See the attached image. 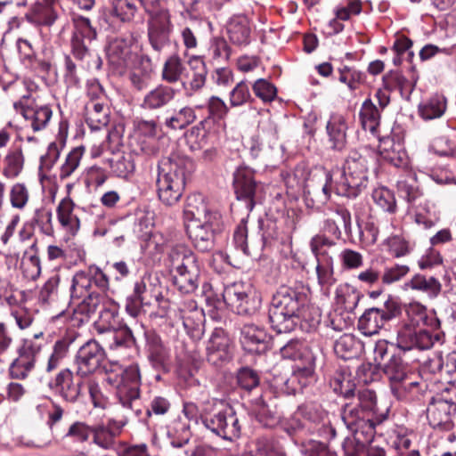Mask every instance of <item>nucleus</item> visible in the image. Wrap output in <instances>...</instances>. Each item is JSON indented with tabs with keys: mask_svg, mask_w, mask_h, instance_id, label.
Returning <instances> with one entry per match:
<instances>
[{
	"mask_svg": "<svg viewBox=\"0 0 456 456\" xmlns=\"http://www.w3.org/2000/svg\"><path fill=\"white\" fill-rule=\"evenodd\" d=\"M371 158L358 151L351 152L343 164L341 169H337L330 174L322 169L320 176L323 183L320 186L306 185V193L313 195L320 203L329 200L331 191V184L334 183V191L338 195L346 198L358 197L368 186L369 169Z\"/></svg>",
	"mask_w": 456,
	"mask_h": 456,
	"instance_id": "1",
	"label": "nucleus"
},
{
	"mask_svg": "<svg viewBox=\"0 0 456 456\" xmlns=\"http://www.w3.org/2000/svg\"><path fill=\"white\" fill-rule=\"evenodd\" d=\"M308 304L305 293L281 286L273 294L269 307V321L278 333L292 331L300 319H305Z\"/></svg>",
	"mask_w": 456,
	"mask_h": 456,
	"instance_id": "2",
	"label": "nucleus"
},
{
	"mask_svg": "<svg viewBox=\"0 0 456 456\" xmlns=\"http://www.w3.org/2000/svg\"><path fill=\"white\" fill-rule=\"evenodd\" d=\"M192 167L191 159L178 155L163 159L159 166L157 179L159 200L173 206L179 201L185 186L186 175Z\"/></svg>",
	"mask_w": 456,
	"mask_h": 456,
	"instance_id": "3",
	"label": "nucleus"
},
{
	"mask_svg": "<svg viewBox=\"0 0 456 456\" xmlns=\"http://www.w3.org/2000/svg\"><path fill=\"white\" fill-rule=\"evenodd\" d=\"M200 419L204 427L224 440L232 441L240 435V424L232 408L224 401L208 399L200 411Z\"/></svg>",
	"mask_w": 456,
	"mask_h": 456,
	"instance_id": "4",
	"label": "nucleus"
},
{
	"mask_svg": "<svg viewBox=\"0 0 456 456\" xmlns=\"http://www.w3.org/2000/svg\"><path fill=\"white\" fill-rule=\"evenodd\" d=\"M173 283L182 292H194L199 286L200 266L196 255L185 245H175L168 253Z\"/></svg>",
	"mask_w": 456,
	"mask_h": 456,
	"instance_id": "5",
	"label": "nucleus"
},
{
	"mask_svg": "<svg viewBox=\"0 0 456 456\" xmlns=\"http://www.w3.org/2000/svg\"><path fill=\"white\" fill-rule=\"evenodd\" d=\"M106 381L116 387L120 403L134 411L136 416L142 414V409L137 408L140 397L141 375L136 364L122 369L117 366L110 371H106Z\"/></svg>",
	"mask_w": 456,
	"mask_h": 456,
	"instance_id": "6",
	"label": "nucleus"
},
{
	"mask_svg": "<svg viewBox=\"0 0 456 456\" xmlns=\"http://www.w3.org/2000/svg\"><path fill=\"white\" fill-rule=\"evenodd\" d=\"M401 314V306L392 296L379 306L370 307L364 311L358 321V330L365 336L378 334L385 324Z\"/></svg>",
	"mask_w": 456,
	"mask_h": 456,
	"instance_id": "7",
	"label": "nucleus"
},
{
	"mask_svg": "<svg viewBox=\"0 0 456 456\" xmlns=\"http://www.w3.org/2000/svg\"><path fill=\"white\" fill-rule=\"evenodd\" d=\"M225 304L238 314H253L261 306V297L249 283L242 281L227 285L223 292Z\"/></svg>",
	"mask_w": 456,
	"mask_h": 456,
	"instance_id": "8",
	"label": "nucleus"
},
{
	"mask_svg": "<svg viewBox=\"0 0 456 456\" xmlns=\"http://www.w3.org/2000/svg\"><path fill=\"white\" fill-rule=\"evenodd\" d=\"M43 348V343H36L33 339H22L17 347V357L12 361L9 366L11 378L26 379L35 370Z\"/></svg>",
	"mask_w": 456,
	"mask_h": 456,
	"instance_id": "9",
	"label": "nucleus"
},
{
	"mask_svg": "<svg viewBox=\"0 0 456 456\" xmlns=\"http://www.w3.org/2000/svg\"><path fill=\"white\" fill-rule=\"evenodd\" d=\"M106 358L103 347L94 339L88 340L80 346L75 356V365L78 377H88L98 371Z\"/></svg>",
	"mask_w": 456,
	"mask_h": 456,
	"instance_id": "10",
	"label": "nucleus"
},
{
	"mask_svg": "<svg viewBox=\"0 0 456 456\" xmlns=\"http://www.w3.org/2000/svg\"><path fill=\"white\" fill-rule=\"evenodd\" d=\"M333 245V242L323 236L317 235L311 240V250L315 256L317 265L316 274L318 283L322 288L329 289L335 282L333 275V259L329 256L327 247Z\"/></svg>",
	"mask_w": 456,
	"mask_h": 456,
	"instance_id": "11",
	"label": "nucleus"
},
{
	"mask_svg": "<svg viewBox=\"0 0 456 456\" xmlns=\"http://www.w3.org/2000/svg\"><path fill=\"white\" fill-rule=\"evenodd\" d=\"M13 108L20 113L34 131L45 129L53 117V110L48 105H38L29 95H24L13 103Z\"/></svg>",
	"mask_w": 456,
	"mask_h": 456,
	"instance_id": "12",
	"label": "nucleus"
},
{
	"mask_svg": "<svg viewBox=\"0 0 456 456\" xmlns=\"http://www.w3.org/2000/svg\"><path fill=\"white\" fill-rule=\"evenodd\" d=\"M185 227L194 247L200 251H208L215 245L216 233L221 227V216H212L200 222L187 223Z\"/></svg>",
	"mask_w": 456,
	"mask_h": 456,
	"instance_id": "13",
	"label": "nucleus"
},
{
	"mask_svg": "<svg viewBox=\"0 0 456 456\" xmlns=\"http://www.w3.org/2000/svg\"><path fill=\"white\" fill-rule=\"evenodd\" d=\"M84 378L78 377L77 371L64 368L56 374L49 386L63 401L74 403L82 394Z\"/></svg>",
	"mask_w": 456,
	"mask_h": 456,
	"instance_id": "14",
	"label": "nucleus"
},
{
	"mask_svg": "<svg viewBox=\"0 0 456 456\" xmlns=\"http://www.w3.org/2000/svg\"><path fill=\"white\" fill-rule=\"evenodd\" d=\"M233 188L237 200L243 201L246 209L251 211L261 190V186L255 180L254 172L246 167H239L233 175Z\"/></svg>",
	"mask_w": 456,
	"mask_h": 456,
	"instance_id": "15",
	"label": "nucleus"
},
{
	"mask_svg": "<svg viewBox=\"0 0 456 456\" xmlns=\"http://www.w3.org/2000/svg\"><path fill=\"white\" fill-rule=\"evenodd\" d=\"M454 414H456V402L443 397L433 398L427 408V419L433 428L452 429Z\"/></svg>",
	"mask_w": 456,
	"mask_h": 456,
	"instance_id": "16",
	"label": "nucleus"
},
{
	"mask_svg": "<svg viewBox=\"0 0 456 456\" xmlns=\"http://www.w3.org/2000/svg\"><path fill=\"white\" fill-rule=\"evenodd\" d=\"M396 345L403 351L414 348L425 350L433 346V338L428 331L405 323L397 331Z\"/></svg>",
	"mask_w": 456,
	"mask_h": 456,
	"instance_id": "17",
	"label": "nucleus"
},
{
	"mask_svg": "<svg viewBox=\"0 0 456 456\" xmlns=\"http://www.w3.org/2000/svg\"><path fill=\"white\" fill-rule=\"evenodd\" d=\"M133 38H116L108 48V58L111 64L123 69L137 64L141 57L134 51Z\"/></svg>",
	"mask_w": 456,
	"mask_h": 456,
	"instance_id": "18",
	"label": "nucleus"
},
{
	"mask_svg": "<svg viewBox=\"0 0 456 456\" xmlns=\"http://www.w3.org/2000/svg\"><path fill=\"white\" fill-rule=\"evenodd\" d=\"M126 420L110 419L107 423H99L93 426V443L103 450H113L116 447V437H118Z\"/></svg>",
	"mask_w": 456,
	"mask_h": 456,
	"instance_id": "19",
	"label": "nucleus"
},
{
	"mask_svg": "<svg viewBox=\"0 0 456 456\" xmlns=\"http://www.w3.org/2000/svg\"><path fill=\"white\" fill-rule=\"evenodd\" d=\"M207 359L213 365H219L231 358L230 339L221 329H216L207 344Z\"/></svg>",
	"mask_w": 456,
	"mask_h": 456,
	"instance_id": "20",
	"label": "nucleus"
},
{
	"mask_svg": "<svg viewBox=\"0 0 456 456\" xmlns=\"http://www.w3.org/2000/svg\"><path fill=\"white\" fill-rule=\"evenodd\" d=\"M59 0H37L31 4L26 19L41 26L50 27L58 19Z\"/></svg>",
	"mask_w": 456,
	"mask_h": 456,
	"instance_id": "21",
	"label": "nucleus"
},
{
	"mask_svg": "<svg viewBox=\"0 0 456 456\" xmlns=\"http://www.w3.org/2000/svg\"><path fill=\"white\" fill-rule=\"evenodd\" d=\"M220 217V214L208 205L205 197L200 193L188 196L183 209L184 224L200 222L209 217Z\"/></svg>",
	"mask_w": 456,
	"mask_h": 456,
	"instance_id": "22",
	"label": "nucleus"
},
{
	"mask_svg": "<svg viewBox=\"0 0 456 456\" xmlns=\"http://www.w3.org/2000/svg\"><path fill=\"white\" fill-rule=\"evenodd\" d=\"M297 415L308 421L322 424L318 431L324 438L331 439L335 437L336 430L330 426L327 412H325L320 405L314 403L303 404L298 407Z\"/></svg>",
	"mask_w": 456,
	"mask_h": 456,
	"instance_id": "23",
	"label": "nucleus"
},
{
	"mask_svg": "<svg viewBox=\"0 0 456 456\" xmlns=\"http://www.w3.org/2000/svg\"><path fill=\"white\" fill-rule=\"evenodd\" d=\"M269 337L265 330L255 324H246L241 330L240 342L249 353L261 354L268 346Z\"/></svg>",
	"mask_w": 456,
	"mask_h": 456,
	"instance_id": "24",
	"label": "nucleus"
},
{
	"mask_svg": "<svg viewBox=\"0 0 456 456\" xmlns=\"http://www.w3.org/2000/svg\"><path fill=\"white\" fill-rule=\"evenodd\" d=\"M314 356L311 352H306L305 360L296 363L293 367V372L287 383L293 386L292 389L295 392L302 389L314 380Z\"/></svg>",
	"mask_w": 456,
	"mask_h": 456,
	"instance_id": "25",
	"label": "nucleus"
},
{
	"mask_svg": "<svg viewBox=\"0 0 456 456\" xmlns=\"http://www.w3.org/2000/svg\"><path fill=\"white\" fill-rule=\"evenodd\" d=\"M149 15L148 29H173L170 13L165 3L161 1H142L141 4Z\"/></svg>",
	"mask_w": 456,
	"mask_h": 456,
	"instance_id": "26",
	"label": "nucleus"
},
{
	"mask_svg": "<svg viewBox=\"0 0 456 456\" xmlns=\"http://www.w3.org/2000/svg\"><path fill=\"white\" fill-rule=\"evenodd\" d=\"M347 122L344 115L332 113L326 124V133L330 143V148L341 151L346 144Z\"/></svg>",
	"mask_w": 456,
	"mask_h": 456,
	"instance_id": "27",
	"label": "nucleus"
},
{
	"mask_svg": "<svg viewBox=\"0 0 456 456\" xmlns=\"http://www.w3.org/2000/svg\"><path fill=\"white\" fill-rule=\"evenodd\" d=\"M175 96V90L167 86H158L143 97L141 107L148 110H159L167 105Z\"/></svg>",
	"mask_w": 456,
	"mask_h": 456,
	"instance_id": "28",
	"label": "nucleus"
},
{
	"mask_svg": "<svg viewBox=\"0 0 456 456\" xmlns=\"http://www.w3.org/2000/svg\"><path fill=\"white\" fill-rule=\"evenodd\" d=\"M230 41L237 45H246L250 41L251 28L248 19L243 15L233 16L226 26Z\"/></svg>",
	"mask_w": 456,
	"mask_h": 456,
	"instance_id": "29",
	"label": "nucleus"
},
{
	"mask_svg": "<svg viewBox=\"0 0 456 456\" xmlns=\"http://www.w3.org/2000/svg\"><path fill=\"white\" fill-rule=\"evenodd\" d=\"M74 207L73 200L69 197H65L59 202L56 208L58 222L71 235H75L80 227V221L73 213Z\"/></svg>",
	"mask_w": 456,
	"mask_h": 456,
	"instance_id": "30",
	"label": "nucleus"
},
{
	"mask_svg": "<svg viewBox=\"0 0 456 456\" xmlns=\"http://www.w3.org/2000/svg\"><path fill=\"white\" fill-rule=\"evenodd\" d=\"M62 287L69 292L70 304L94 292L90 285V278L86 271L77 272L70 280L67 279Z\"/></svg>",
	"mask_w": 456,
	"mask_h": 456,
	"instance_id": "31",
	"label": "nucleus"
},
{
	"mask_svg": "<svg viewBox=\"0 0 456 456\" xmlns=\"http://www.w3.org/2000/svg\"><path fill=\"white\" fill-rule=\"evenodd\" d=\"M149 359L157 369L167 370L170 362V352L161 338L155 335L148 336Z\"/></svg>",
	"mask_w": 456,
	"mask_h": 456,
	"instance_id": "32",
	"label": "nucleus"
},
{
	"mask_svg": "<svg viewBox=\"0 0 456 456\" xmlns=\"http://www.w3.org/2000/svg\"><path fill=\"white\" fill-rule=\"evenodd\" d=\"M71 305H74V314L80 315V322H86L101 305H105V297L94 291Z\"/></svg>",
	"mask_w": 456,
	"mask_h": 456,
	"instance_id": "33",
	"label": "nucleus"
},
{
	"mask_svg": "<svg viewBox=\"0 0 456 456\" xmlns=\"http://www.w3.org/2000/svg\"><path fill=\"white\" fill-rule=\"evenodd\" d=\"M447 110V100L436 94L419 105V115L426 121L440 118Z\"/></svg>",
	"mask_w": 456,
	"mask_h": 456,
	"instance_id": "34",
	"label": "nucleus"
},
{
	"mask_svg": "<svg viewBox=\"0 0 456 456\" xmlns=\"http://www.w3.org/2000/svg\"><path fill=\"white\" fill-rule=\"evenodd\" d=\"M86 123L93 131L105 127L110 121L109 108L102 102H88L86 106Z\"/></svg>",
	"mask_w": 456,
	"mask_h": 456,
	"instance_id": "35",
	"label": "nucleus"
},
{
	"mask_svg": "<svg viewBox=\"0 0 456 456\" xmlns=\"http://www.w3.org/2000/svg\"><path fill=\"white\" fill-rule=\"evenodd\" d=\"M406 286L411 289L425 293L431 299L436 298L442 290V284L438 279L423 274L414 275L406 283Z\"/></svg>",
	"mask_w": 456,
	"mask_h": 456,
	"instance_id": "36",
	"label": "nucleus"
},
{
	"mask_svg": "<svg viewBox=\"0 0 456 456\" xmlns=\"http://www.w3.org/2000/svg\"><path fill=\"white\" fill-rule=\"evenodd\" d=\"M359 117L362 128L376 134L380 123V111L370 99H366L362 102Z\"/></svg>",
	"mask_w": 456,
	"mask_h": 456,
	"instance_id": "37",
	"label": "nucleus"
},
{
	"mask_svg": "<svg viewBox=\"0 0 456 456\" xmlns=\"http://www.w3.org/2000/svg\"><path fill=\"white\" fill-rule=\"evenodd\" d=\"M350 227L351 215L347 209L343 208H337L325 221V229L337 238L341 235V228L349 232Z\"/></svg>",
	"mask_w": 456,
	"mask_h": 456,
	"instance_id": "38",
	"label": "nucleus"
},
{
	"mask_svg": "<svg viewBox=\"0 0 456 456\" xmlns=\"http://www.w3.org/2000/svg\"><path fill=\"white\" fill-rule=\"evenodd\" d=\"M24 167V156L20 148L8 151L4 159L3 175L8 179H14L20 175Z\"/></svg>",
	"mask_w": 456,
	"mask_h": 456,
	"instance_id": "39",
	"label": "nucleus"
},
{
	"mask_svg": "<svg viewBox=\"0 0 456 456\" xmlns=\"http://www.w3.org/2000/svg\"><path fill=\"white\" fill-rule=\"evenodd\" d=\"M361 343L351 334L342 335L334 345L335 354L342 359L355 357L361 351Z\"/></svg>",
	"mask_w": 456,
	"mask_h": 456,
	"instance_id": "40",
	"label": "nucleus"
},
{
	"mask_svg": "<svg viewBox=\"0 0 456 456\" xmlns=\"http://www.w3.org/2000/svg\"><path fill=\"white\" fill-rule=\"evenodd\" d=\"M252 412L257 421L265 427H273L279 420L275 407L271 406L263 398L256 399Z\"/></svg>",
	"mask_w": 456,
	"mask_h": 456,
	"instance_id": "41",
	"label": "nucleus"
},
{
	"mask_svg": "<svg viewBox=\"0 0 456 456\" xmlns=\"http://www.w3.org/2000/svg\"><path fill=\"white\" fill-rule=\"evenodd\" d=\"M258 137L262 142L274 144L279 139V127L269 111L258 122Z\"/></svg>",
	"mask_w": 456,
	"mask_h": 456,
	"instance_id": "42",
	"label": "nucleus"
},
{
	"mask_svg": "<svg viewBox=\"0 0 456 456\" xmlns=\"http://www.w3.org/2000/svg\"><path fill=\"white\" fill-rule=\"evenodd\" d=\"M84 154L85 147L83 146L76 147L68 153L60 168L59 177L61 180L68 179L76 173L80 166Z\"/></svg>",
	"mask_w": 456,
	"mask_h": 456,
	"instance_id": "43",
	"label": "nucleus"
},
{
	"mask_svg": "<svg viewBox=\"0 0 456 456\" xmlns=\"http://www.w3.org/2000/svg\"><path fill=\"white\" fill-rule=\"evenodd\" d=\"M127 232L128 229L123 222L110 221L108 225H102L97 223L94 230V234L95 236H104L109 233L112 237L116 246H120Z\"/></svg>",
	"mask_w": 456,
	"mask_h": 456,
	"instance_id": "44",
	"label": "nucleus"
},
{
	"mask_svg": "<svg viewBox=\"0 0 456 456\" xmlns=\"http://www.w3.org/2000/svg\"><path fill=\"white\" fill-rule=\"evenodd\" d=\"M70 342L66 338H61L55 341L53 351L49 355L45 363V370L51 373L55 370L67 356Z\"/></svg>",
	"mask_w": 456,
	"mask_h": 456,
	"instance_id": "45",
	"label": "nucleus"
},
{
	"mask_svg": "<svg viewBox=\"0 0 456 456\" xmlns=\"http://www.w3.org/2000/svg\"><path fill=\"white\" fill-rule=\"evenodd\" d=\"M196 119V114L192 108L183 107L175 111L171 117L167 118L165 126L172 130L183 129Z\"/></svg>",
	"mask_w": 456,
	"mask_h": 456,
	"instance_id": "46",
	"label": "nucleus"
},
{
	"mask_svg": "<svg viewBox=\"0 0 456 456\" xmlns=\"http://www.w3.org/2000/svg\"><path fill=\"white\" fill-rule=\"evenodd\" d=\"M189 66L192 70V77L189 82L192 91L202 88L206 83L207 69L204 61L200 56H192L189 60Z\"/></svg>",
	"mask_w": 456,
	"mask_h": 456,
	"instance_id": "47",
	"label": "nucleus"
},
{
	"mask_svg": "<svg viewBox=\"0 0 456 456\" xmlns=\"http://www.w3.org/2000/svg\"><path fill=\"white\" fill-rule=\"evenodd\" d=\"M133 71L130 75L132 84L138 89L142 90L148 85L151 71V61L149 59L141 58L137 64L128 67Z\"/></svg>",
	"mask_w": 456,
	"mask_h": 456,
	"instance_id": "48",
	"label": "nucleus"
},
{
	"mask_svg": "<svg viewBox=\"0 0 456 456\" xmlns=\"http://www.w3.org/2000/svg\"><path fill=\"white\" fill-rule=\"evenodd\" d=\"M341 417L347 428L354 434L359 433V425L367 419V415H364L355 403H346L343 408Z\"/></svg>",
	"mask_w": 456,
	"mask_h": 456,
	"instance_id": "49",
	"label": "nucleus"
},
{
	"mask_svg": "<svg viewBox=\"0 0 456 456\" xmlns=\"http://www.w3.org/2000/svg\"><path fill=\"white\" fill-rule=\"evenodd\" d=\"M384 372L390 382V388L395 383L403 381L410 374L406 365L400 358L392 357L385 365Z\"/></svg>",
	"mask_w": 456,
	"mask_h": 456,
	"instance_id": "50",
	"label": "nucleus"
},
{
	"mask_svg": "<svg viewBox=\"0 0 456 456\" xmlns=\"http://www.w3.org/2000/svg\"><path fill=\"white\" fill-rule=\"evenodd\" d=\"M395 147L400 148V145H395L391 138H385L380 141L379 151L385 160L395 167H400L403 163V153H401Z\"/></svg>",
	"mask_w": 456,
	"mask_h": 456,
	"instance_id": "51",
	"label": "nucleus"
},
{
	"mask_svg": "<svg viewBox=\"0 0 456 456\" xmlns=\"http://www.w3.org/2000/svg\"><path fill=\"white\" fill-rule=\"evenodd\" d=\"M184 70V66L178 55L170 56L164 63L162 79L167 83H175Z\"/></svg>",
	"mask_w": 456,
	"mask_h": 456,
	"instance_id": "52",
	"label": "nucleus"
},
{
	"mask_svg": "<svg viewBox=\"0 0 456 456\" xmlns=\"http://www.w3.org/2000/svg\"><path fill=\"white\" fill-rule=\"evenodd\" d=\"M72 22L75 28L73 37H78L79 39H86L89 42L95 38V29L92 27L90 20L88 18L77 13H73Z\"/></svg>",
	"mask_w": 456,
	"mask_h": 456,
	"instance_id": "53",
	"label": "nucleus"
},
{
	"mask_svg": "<svg viewBox=\"0 0 456 456\" xmlns=\"http://www.w3.org/2000/svg\"><path fill=\"white\" fill-rule=\"evenodd\" d=\"M29 191L23 183H16L10 189L9 200L11 206L18 210H23L29 201Z\"/></svg>",
	"mask_w": 456,
	"mask_h": 456,
	"instance_id": "54",
	"label": "nucleus"
},
{
	"mask_svg": "<svg viewBox=\"0 0 456 456\" xmlns=\"http://www.w3.org/2000/svg\"><path fill=\"white\" fill-rule=\"evenodd\" d=\"M372 199L374 202L386 212L395 213L396 203L394 193L387 188L381 187L373 190Z\"/></svg>",
	"mask_w": 456,
	"mask_h": 456,
	"instance_id": "55",
	"label": "nucleus"
},
{
	"mask_svg": "<svg viewBox=\"0 0 456 456\" xmlns=\"http://www.w3.org/2000/svg\"><path fill=\"white\" fill-rule=\"evenodd\" d=\"M338 80L346 84L350 90H356L363 82V74L354 68L343 66L338 69Z\"/></svg>",
	"mask_w": 456,
	"mask_h": 456,
	"instance_id": "56",
	"label": "nucleus"
},
{
	"mask_svg": "<svg viewBox=\"0 0 456 456\" xmlns=\"http://www.w3.org/2000/svg\"><path fill=\"white\" fill-rule=\"evenodd\" d=\"M118 316L117 311L114 309L104 308L100 314L99 321L96 322V329L98 332L110 333L112 330L118 327Z\"/></svg>",
	"mask_w": 456,
	"mask_h": 456,
	"instance_id": "57",
	"label": "nucleus"
},
{
	"mask_svg": "<svg viewBox=\"0 0 456 456\" xmlns=\"http://www.w3.org/2000/svg\"><path fill=\"white\" fill-rule=\"evenodd\" d=\"M358 403H355L361 409V411L367 415V418H372L377 411V403L375 393L369 389L359 391Z\"/></svg>",
	"mask_w": 456,
	"mask_h": 456,
	"instance_id": "58",
	"label": "nucleus"
},
{
	"mask_svg": "<svg viewBox=\"0 0 456 456\" xmlns=\"http://www.w3.org/2000/svg\"><path fill=\"white\" fill-rule=\"evenodd\" d=\"M111 5V15L123 22L131 20L136 11L135 6L128 0H112Z\"/></svg>",
	"mask_w": 456,
	"mask_h": 456,
	"instance_id": "59",
	"label": "nucleus"
},
{
	"mask_svg": "<svg viewBox=\"0 0 456 456\" xmlns=\"http://www.w3.org/2000/svg\"><path fill=\"white\" fill-rule=\"evenodd\" d=\"M61 285V277L59 274L51 276L43 285L39 292V300L44 304H49L53 301L59 293Z\"/></svg>",
	"mask_w": 456,
	"mask_h": 456,
	"instance_id": "60",
	"label": "nucleus"
},
{
	"mask_svg": "<svg viewBox=\"0 0 456 456\" xmlns=\"http://www.w3.org/2000/svg\"><path fill=\"white\" fill-rule=\"evenodd\" d=\"M253 92L256 97L262 100L264 102H271L274 100L277 94L276 87L264 78L257 79L253 86Z\"/></svg>",
	"mask_w": 456,
	"mask_h": 456,
	"instance_id": "61",
	"label": "nucleus"
},
{
	"mask_svg": "<svg viewBox=\"0 0 456 456\" xmlns=\"http://www.w3.org/2000/svg\"><path fill=\"white\" fill-rule=\"evenodd\" d=\"M93 426H89L83 421H75L68 428L65 437L71 438L78 443L88 441L92 434Z\"/></svg>",
	"mask_w": 456,
	"mask_h": 456,
	"instance_id": "62",
	"label": "nucleus"
},
{
	"mask_svg": "<svg viewBox=\"0 0 456 456\" xmlns=\"http://www.w3.org/2000/svg\"><path fill=\"white\" fill-rule=\"evenodd\" d=\"M208 51L213 60L217 62L228 61L231 55V49L227 42L220 37H216L211 41Z\"/></svg>",
	"mask_w": 456,
	"mask_h": 456,
	"instance_id": "63",
	"label": "nucleus"
},
{
	"mask_svg": "<svg viewBox=\"0 0 456 456\" xmlns=\"http://www.w3.org/2000/svg\"><path fill=\"white\" fill-rule=\"evenodd\" d=\"M22 273L26 279L30 281L37 280L41 273V263L40 258L35 254L24 257L21 263Z\"/></svg>",
	"mask_w": 456,
	"mask_h": 456,
	"instance_id": "64",
	"label": "nucleus"
}]
</instances>
